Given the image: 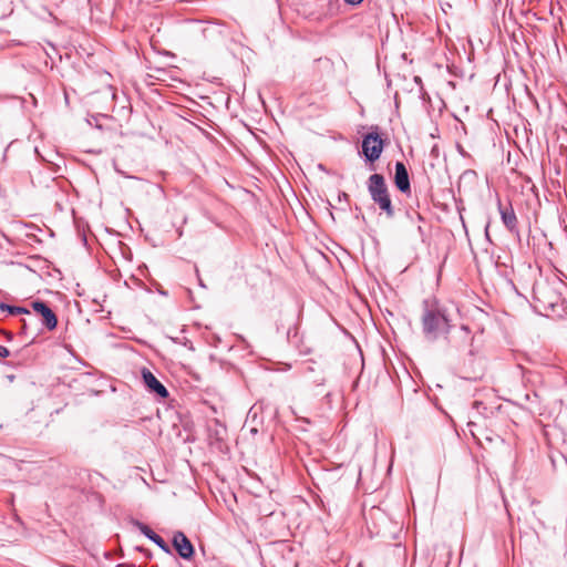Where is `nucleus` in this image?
<instances>
[{
  "label": "nucleus",
  "instance_id": "obj_1",
  "mask_svg": "<svg viewBox=\"0 0 567 567\" xmlns=\"http://www.w3.org/2000/svg\"><path fill=\"white\" fill-rule=\"evenodd\" d=\"M421 324L423 336L430 342L446 337L453 327L449 309L436 298L423 300Z\"/></svg>",
  "mask_w": 567,
  "mask_h": 567
},
{
  "label": "nucleus",
  "instance_id": "obj_2",
  "mask_svg": "<svg viewBox=\"0 0 567 567\" xmlns=\"http://www.w3.org/2000/svg\"><path fill=\"white\" fill-rule=\"evenodd\" d=\"M368 192L371 199L385 213L388 218H393L395 215L394 207L391 202L388 186L384 176L381 174H372L367 182Z\"/></svg>",
  "mask_w": 567,
  "mask_h": 567
},
{
  "label": "nucleus",
  "instance_id": "obj_3",
  "mask_svg": "<svg viewBox=\"0 0 567 567\" xmlns=\"http://www.w3.org/2000/svg\"><path fill=\"white\" fill-rule=\"evenodd\" d=\"M378 131V126H372L371 132L363 136L361 144L362 155L364 156V159L372 164L380 158L383 148L386 144L385 140L381 137Z\"/></svg>",
  "mask_w": 567,
  "mask_h": 567
},
{
  "label": "nucleus",
  "instance_id": "obj_4",
  "mask_svg": "<svg viewBox=\"0 0 567 567\" xmlns=\"http://www.w3.org/2000/svg\"><path fill=\"white\" fill-rule=\"evenodd\" d=\"M497 209L505 228L518 239L520 237L518 229V219L513 208L512 203L508 200L506 205L503 204L501 197L496 195Z\"/></svg>",
  "mask_w": 567,
  "mask_h": 567
},
{
  "label": "nucleus",
  "instance_id": "obj_5",
  "mask_svg": "<svg viewBox=\"0 0 567 567\" xmlns=\"http://www.w3.org/2000/svg\"><path fill=\"white\" fill-rule=\"evenodd\" d=\"M32 309L41 317V323L49 331H52L58 326V317L54 311L41 300L33 301L31 303Z\"/></svg>",
  "mask_w": 567,
  "mask_h": 567
},
{
  "label": "nucleus",
  "instance_id": "obj_6",
  "mask_svg": "<svg viewBox=\"0 0 567 567\" xmlns=\"http://www.w3.org/2000/svg\"><path fill=\"white\" fill-rule=\"evenodd\" d=\"M172 544L183 559L189 560L193 558L195 554L194 546L183 532L174 533Z\"/></svg>",
  "mask_w": 567,
  "mask_h": 567
},
{
  "label": "nucleus",
  "instance_id": "obj_7",
  "mask_svg": "<svg viewBox=\"0 0 567 567\" xmlns=\"http://www.w3.org/2000/svg\"><path fill=\"white\" fill-rule=\"evenodd\" d=\"M132 524L145 537H147L155 545H157L164 553L172 554L171 547L167 545V543L159 535H157L150 526H147L146 524H144V523L137 520V519H133Z\"/></svg>",
  "mask_w": 567,
  "mask_h": 567
},
{
  "label": "nucleus",
  "instance_id": "obj_8",
  "mask_svg": "<svg viewBox=\"0 0 567 567\" xmlns=\"http://www.w3.org/2000/svg\"><path fill=\"white\" fill-rule=\"evenodd\" d=\"M142 379L147 389L162 399L168 398L167 389L157 380V378L146 368L142 369Z\"/></svg>",
  "mask_w": 567,
  "mask_h": 567
},
{
  "label": "nucleus",
  "instance_id": "obj_9",
  "mask_svg": "<svg viewBox=\"0 0 567 567\" xmlns=\"http://www.w3.org/2000/svg\"><path fill=\"white\" fill-rule=\"evenodd\" d=\"M394 184L402 194L411 193L409 172L403 162L395 163Z\"/></svg>",
  "mask_w": 567,
  "mask_h": 567
},
{
  "label": "nucleus",
  "instance_id": "obj_10",
  "mask_svg": "<svg viewBox=\"0 0 567 567\" xmlns=\"http://www.w3.org/2000/svg\"><path fill=\"white\" fill-rule=\"evenodd\" d=\"M0 310L6 311L9 315L18 316V315H31L30 310L24 307L19 306H10L4 302H0Z\"/></svg>",
  "mask_w": 567,
  "mask_h": 567
},
{
  "label": "nucleus",
  "instance_id": "obj_11",
  "mask_svg": "<svg viewBox=\"0 0 567 567\" xmlns=\"http://www.w3.org/2000/svg\"><path fill=\"white\" fill-rule=\"evenodd\" d=\"M458 339H460V342H455L454 346L456 348H460L462 346H467L471 343L472 341V336H471V330L468 329L467 326L463 324L458 331Z\"/></svg>",
  "mask_w": 567,
  "mask_h": 567
},
{
  "label": "nucleus",
  "instance_id": "obj_12",
  "mask_svg": "<svg viewBox=\"0 0 567 567\" xmlns=\"http://www.w3.org/2000/svg\"><path fill=\"white\" fill-rule=\"evenodd\" d=\"M10 355V351L4 346L0 344V358H8Z\"/></svg>",
  "mask_w": 567,
  "mask_h": 567
},
{
  "label": "nucleus",
  "instance_id": "obj_13",
  "mask_svg": "<svg viewBox=\"0 0 567 567\" xmlns=\"http://www.w3.org/2000/svg\"><path fill=\"white\" fill-rule=\"evenodd\" d=\"M347 3L357 6L360 4L363 0H344Z\"/></svg>",
  "mask_w": 567,
  "mask_h": 567
},
{
  "label": "nucleus",
  "instance_id": "obj_14",
  "mask_svg": "<svg viewBox=\"0 0 567 567\" xmlns=\"http://www.w3.org/2000/svg\"><path fill=\"white\" fill-rule=\"evenodd\" d=\"M21 322H22V332H25L29 327V322L25 319H22Z\"/></svg>",
  "mask_w": 567,
  "mask_h": 567
},
{
  "label": "nucleus",
  "instance_id": "obj_15",
  "mask_svg": "<svg viewBox=\"0 0 567 567\" xmlns=\"http://www.w3.org/2000/svg\"><path fill=\"white\" fill-rule=\"evenodd\" d=\"M4 336H6V338H7L8 340H12V338H13V334H12L11 332H9V331H6V332H4Z\"/></svg>",
  "mask_w": 567,
  "mask_h": 567
},
{
  "label": "nucleus",
  "instance_id": "obj_16",
  "mask_svg": "<svg viewBox=\"0 0 567 567\" xmlns=\"http://www.w3.org/2000/svg\"><path fill=\"white\" fill-rule=\"evenodd\" d=\"M136 549L142 551V553H145V554L150 555V551L147 549H144L143 547H136Z\"/></svg>",
  "mask_w": 567,
  "mask_h": 567
},
{
  "label": "nucleus",
  "instance_id": "obj_17",
  "mask_svg": "<svg viewBox=\"0 0 567 567\" xmlns=\"http://www.w3.org/2000/svg\"><path fill=\"white\" fill-rule=\"evenodd\" d=\"M318 385H322L324 383V378H320L316 381Z\"/></svg>",
  "mask_w": 567,
  "mask_h": 567
},
{
  "label": "nucleus",
  "instance_id": "obj_18",
  "mask_svg": "<svg viewBox=\"0 0 567 567\" xmlns=\"http://www.w3.org/2000/svg\"><path fill=\"white\" fill-rule=\"evenodd\" d=\"M417 230H419V233L421 234V236H423V235H424V230H423V228H422L421 226H419V227H417Z\"/></svg>",
  "mask_w": 567,
  "mask_h": 567
},
{
  "label": "nucleus",
  "instance_id": "obj_19",
  "mask_svg": "<svg viewBox=\"0 0 567 567\" xmlns=\"http://www.w3.org/2000/svg\"><path fill=\"white\" fill-rule=\"evenodd\" d=\"M419 220H423V217L420 214H416Z\"/></svg>",
  "mask_w": 567,
  "mask_h": 567
},
{
  "label": "nucleus",
  "instance_id": "obj_20",
  "mask_svg": "<svg viewBox=\"0 0 567 567\" xmlns=\"http://www.w3.org/2000/svg\"><path fill=\"white\" fill-rule=\"evenodd\" d=\"M485 234H486V237L488 238V226H486Z\"/></svg>",
  "mask_w": 567,
  "mask_h": 567
}]
</instances>
